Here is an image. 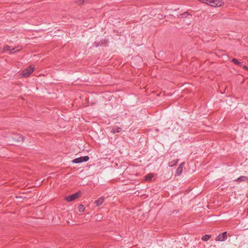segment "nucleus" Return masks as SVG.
I'll return each instance as SVG.
<instances>
[{
    "label": "nucleus",
    "instance_id": "obj_1",
    "mask_svg": "<svg viewBox=\"0 0 248 248\" xmlns=\"http://www.w3.org/2000/svg\"><path fill=\"white\" fill-rule=\"evenodd\" d=\"M81 195V191H78L74 194L65 197V199L67 202H70L79 198Z\"/></svg>",
    "mask_w": 248,
    "mask_h": 248
},
{
    "label": "nucleus",
    "instance_id": "obj_2",
    "mask_svg": "<svg viewBox=\"0 0 248 248\" xmlns=\"http://www.w3.org/2000/svg\"><path fill=\"white\" fill-rule=\"evenodd\" d=\"M34 67L31 65L28 68L24 69L22 72L23 77H27L32 73L34 71Z\"/></svg>",
    "mask_w": 248,
    "mask_h": 248
},
{
    "label": "nucleus",
    "instance_id": "obj_3",
    "mask_svg": "<svg viewBox=\"0 0 248 248\" xmlns=\"http://www.w3.org/2000/svg\"><path fill=\"white\" fill-rule=\"evenodd\" d=\"M89 159L88 156H81L78 158H77L72 160L73 163H79L83 162H86Z\"/></svg>",
    "mask_w": 248,
    "mask_h": 248
},
{
    "label": "nucleus",
    "instance_id": "obj_4",
    "mask_svg": "<svg viewBox=\"0 0 248 248\" xmlns=\"http://www.w3.org/2000/svg\"><path fill=\"white\" fill-rule=\"evenodd\" d=\"M227 239V232H225L220 233L216 239V241H223Z\"/></svg>",
    "mask_w": 248,
    "mask_h": 248
},
{
    "label": "nucleus",
    "instance_id": "obj_5",
    "mask_svg": "<svg viewBox=\"0 0 248 248\" xmlns=\"http://www.w3.org/2000/svg\"><path fill=\"white\" fill-rule=\"evenodd\" d=\"M212 6L219 7L224 4V2L222 0H213Z\"/></svg>",
    "mask_w": 248,
    "mask_h": 248
},
{
    "label": "nucleus",
    "instance_id": "obj_6",
    "mask_svg": "<svg viewBox=\"0 0 248 248\" xmlns=\"http://www.w3.org/2000/svg\"><path fill=\"white\" fill-rule=\"evenodd\" d=\"M104 198L103 197H100L97 200L95 201L94 203L96 204V206H99L101 205L104 202Z\"/></svg>",
    "mask_w": 248,
    "mask_h": 248
},
{
    "label": "nucleus",
    "instance_id": "obj_7",
    "mask_svg": "<svg viewBox=\"0 0 248 248\" xmlns=\"http://www.w3.org/2000/svg\"><path fill=\"white\" fill-rule=\"evenodd\" d=\"M231 62H233V63L237 65H239L240 66H243V65H244V63L243 62H239L235 58H233Z\"/></svg>",
    "mask_w": 248,
    "mask_h": 248
},
{
    "label": "nucleus",
    "instance_id": "obj_8",
    "mask_svg": "<svg viewBox=\"0 0 248 248\" xmlns=\"http://www.w3.org/2000/svg\"><path fill=\"white\" fill-rule=\"evenodd\" d=\"M122 130L121 127H114L112 128L111 132L113 134H115L116 133H119Z\"/></svg>",
    "mask_w": 248,
    "mask_h": 248
},
{
    "label": "nucleus",
    "instance_id": "obj_9",
    "mask_svg": "<svg viewBox=\"0 0 248 248\" xmlns=\"http://www.w3.org/2000/svg\"><path fill=\"white\" fill-rule=\"evenodd\" d=\"M16 47H14L13 48H11V47L9 46L6 45L4 46V49L5 51H10L11 53L13 52V51L15 50L16 49Z\"/></svg>",
    "mask_w": 248,
    "mask_h": 248
},
{
    "label": "nucleus",
    "instance_id": "obj_10",
    "mask_svg": "<svg viewBox=\"0 0 248 248\" xmlns=\"http://www.w3.org/2000/svg\"><path fill=\"white\" fill-rule=\"evenodd\" d=\"M248 180V178L246 176H241L239 178H238L237 179H236L235 181H245Z\"/></svg>",
    "mask_w": 248,
    "mask_h": 248
},
{
    "label": "nucleus",
    "instance_id": "obj_11",
    "mask_svg": "<svg viewBox=\"0 0 248 248\" xmlns=\"http://www.w3.org/2000/svg\"><path fill=\"white\" fill-rule=\"evenodd\" d=\"M178 159L173 160V161L170 162L168 163V165L169 167H173L175 165H176L178 162Z\"/></svg>",
    "mask_w": 248,
    "mask_h": 248
},
{
    "label": "nucleus",
    "instance_id": "obj_12",
    "mask_svg": "<svg viewBox=\"0 0 248 248\" xmlns=\"http://www.w3.org/2000/svg\"><path fill=\"white\" fill-rule=\"evenodd\" d=\"M210 237H211L210 235L206 234V235H203L202 237V240L203 241L206 242V241H208L210 239Z\"/></svg>",
    "mask_w": 248,
    "mask_h": 248
},
{
    "label": "nucleus",
    "instance_id": "obj_13",
    "mask_svg": "<svg viewBox=\"0 0 248 248\" xmlns=\"http://www.w3.org/2000/svg\"><path fill=\"white\" fill-rule=\"evenodd\" d=\"M183 169L180 167H178L176 170V173L177 175H179L182 172Z\"/></svg>",
    "mask_w": 248,
    "mask_h": 248
},
{
    "label": "nucleus",
    "instance_id": "obj_14",
    "mask_svg": "<svg viewBox=\"0 0 248 248\" xmlns=\"http://www.w3.org/2000/svg\"><path fill=\"white\" fill-rule=\"evenodd\" d=\"M78 209L80 212H82L85 210V207L82 204H79L78 206Z\"/></svg>",
    "mask_w": 248,
    "mask_h": 248
},
{
    "label": "nucleus",
    "instance_id": "obj_15",
    "mask_svg": "<svg viewBox=\"0 0 248 248\" xmlns=\"http://www.w3.org/2000/svg\"><path fill=\"white\" fill-rule=\"evenodd\" d=\"M182 18L187 17L188 16H192L191 14H189L188 12H184L181 15Z\"/></svg>",
    "mask_w": 248,
    "mask_h": 248
},
{
    "label": "nucleus",
    "instance_id": "obj_16",
    "mask_svg": "<svg viewBox=\"0 0 248 248\" xmlns=\"http://www.w3.org/2000/svg\"><path fill=\"white\" fill-rule=\"evenodd\" d=\"M153 178V175L152 174H148L145 176V179L146 180H151Z\"/></svg>",
    "mask_w": 248,
    "mask_h": 248
},
{
    "label": "nucleus",
    "instance_id": "obj_17",
    "mask_svg": "<svg viewBox=\"0 0 248 248\" xmlns=\"http://www.w3.org/2000/svg\"><path fill=\"white\" fill-rule=\"evenodd\" d=\"M213 0H207V4H208L209 3L210 4L211 6L212 5V1Z\"/></svg>",
    "mask_w": 248,
    "mask_h": 248
},
{
    "label": "nucleus",
    "instance_id": "obj_18",
    "mask_svg": "<svg viewBox=\"0 0 248 248\" xmlns=\"http://www.w3.org/2000/svg\"><path fill=\"white\" fill-rule=\"evenodd\" d=\"M83 2H84V0H79L78 1V3L79 4H82V3H83Z\"/></svg>",
    "mask_w": 248,
    "mask_h": 248
},
{
    "label": "nucleus",
    "instance_id": "obj_19",
    "mask_svg": "<svg viewBox=\"0 0 248 248\" xmlns=\"http://www.w3.org/2000/svg\"><path fill=\"white\" fill-rule=\"evenodd\" d=\"M184 164V162H182L181 163L178 167H180L181 168H182V169H183V165Z\"/></svg>",
    "mask_w": 248,
    "mask_h": 248
},
{
    "label": "nucleus",
    "instance_id": "obj_20",
    "mask_svg": "<svg viewBox=\"0 0 248 248\" xmlns=\"http://www.w3.org/2000/svg\"><path fill=\"white\" fill-rule=\"evenodd\" d=\"M200 1L201 2H202V3H207V0H200Z\"/></svg>",
    "mask_w": 248,
    "mask_h": 248
},
{
    "label": "nucleus",
    "instance_id": "obj_21",
    "mask_svg": "<svg viewBox=\"0 0 248 248\" xmlns=\"http://www.w3.org/2000/svg\"><path fill=\"white\" fill-rule=\"evenodd\" d=\"M244 67V68L245 69H247L248 70V67H247L246 65H244L243 66Z\"/></svg>",
    "mask_w": 248,
    "mask_h": 248
},
{
    "label": "nucleus",
    "instance_id": "obj_22",
    "mask_svg": "<svg viewBox=\"0 0 248 248\" xmlns=\"http://www.w3.org/2000/svg\"><path fill=\"white\" fill-rule=\"evenodd\" d=\"M21 139V140L23 141L24 140V137L22 136L21 137H20Z\"/></svg>",
    "mask_w": 248,
    "mask_h": 248
},
{
    "label": "nucleus",
    "instance_id": "obj_23",
    "mask_svg": "<svg viewBox=\"0 0 248 248\" xmlns=\"http://www.w3.org/2000/svg\"><path fill=\"white\" fill-rule=\"evenodd\" d=\"M20 49L16 50V51H19Z\"/></svg>",
    "mask_w": 248,
    "mask_h": 248
},
{
    "label": "nucleus",
    "instance_id": "obj_24",
    "mask_svg": "<svg viewBox=\"0 0 248 248\" xmlns=\"http://www.w3.org/2000/svg\"><path fill=\"white\" fill-rule=\"evenodd\" d=\"M163 17V15H161V16H160V17Z\"/></svg>",
    "mask_w": 248,
    "mask_h": 248
},
{
    "label": "nucleus",
    "instance_id": "obj_25",
    "mask_svg": "<svg viewBox=\"0 0 248 248\" xmlns=\"http://www.w3.org/2000/svg\"><path fill=\"white\" fill-rule=\"evenodd\" d=\"M163 17V15H161V16H160V17Z\"/></svg>",
    "mask_w": 248,
    "mask_h": 248
}]
</instances>
